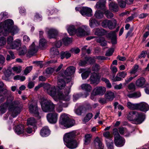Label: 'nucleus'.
Listing matches in <instances>:
<instances>
[{"label":"nucleus","instance_id":"1","mask_svg":"<svg viewBox=\"0 0 149 149\" xmlns=\"http://www.w3.org/2000/svg\"><path fill=\"white\" fill-rule=\"evenodd\" d=\"M43 88L47 93L55 100L58 99L68 100L72 86L70 84H58L57 87L52 86L50 84H43Z\"/></svg>","mask_w":149,"mask_h":149},{"label":"nucleus","instance_id":"2","mask_svg":"<svg viewBox=\"0 0 149 149\" xmlns=\"http://www.w3.org/2000/svg\"><path fill=\"white\" fill-rule=\"evenodd\" d=\"M22 108L20 103L18 101H14L7 100L6 103L2 104L0 106V113L3 114L5 113L8 108L13 117H16L21 112Z\"/></svg>","mask_w":149,"mask_h":149},{"label":"nucleus","instance_id":"3","mask_svg":"<svg viewBox=\"0 0 149 149\" xmlns=\"http://www.w3.org/2000/svg\"><path fill=\"white\" fill-rule=\"evenodd\" d=\"M76 135V134L74 131L65 134L63 137L65 145L68 148L73 149L77 147L78 142L74 139Z\"/></svg>","mask_w":149,"mask_h":149},{"label":"nucleus","instance_id":"4","mask_svg":"<svg viewBox=\"0 0 149 149\" xmlns=\"http://www.w3.org/2000/svg\"><path fill=\"white\" fill-rule=\"evenodd\" d=\"M75 68L72 66H71L67 68L65 70L64 73L65 76L64 79H59L58 82L62 84H66L71 82L72 84V79L71 75L73 74L75 72Z\"/></svg>","mask_w":149,"mask_h":149},{"label":"nucleus","instance_id":"5","mask_svg":"<svg viewBox=\"0 0 149 149\" xmlns=\"http://www.w3.org/2000/svg\"><path fill=\"white\" fill-rule=\"evenodd\" d=\"M40 103L42 110L45 112H49L54 111L55 105L50 100H47L44 96L40 98Z\"/></svg>","mask_w":149,"mask_h":149},{"label":"nucleus","instance_id":"6","mask_svg":"<svg viewBox=\"0 0 149 149\" xmlns=\"http://www.w3.org/2000/svg\"><path fill=\"white\" fill-rule=\"evenodd\" d=\"M13 21L10 19H7L0 24V34L4 36H6L8 34L9 29L13 26Z\"/></svg>","mask_w":149,"mask_h":149},{"label":"nucleus","instance_id":"7","mask_svg":"<svg viewBox=\"0 0 149 149\" xmlns=\"http://www.w3.org/2000/svg\"><path fill=\"white\" fill-rule=\"evenodd\" d=\"M133 117L132 120L134 123L136 124L141 123L145 118V115L142 113H139L136 111H132L130 113Z\"/></svg>","mask_w":149,"mask_h":149},{"label":"nucleus","instance_id":"8","mask_svg":"<svg viewBox=\"0 0 149 149\" xmlns=\"http://www.w3.org/2000/svg\"><path fill=\"white\" fill-rule=\"evenodd\" d=\"M89 29L88 26L86 25H83L79 27L76 30L75 34L78 37H83L88 34L86 31Z\"/></svg>","mask_w":149,"mask_h":149},{"label":"nucleus","instance_id":"9","mask_svg":"<svg viewBox=\"0 0 149 149\" xmlns=\"http://www.w3.org/2000/svg\"><path fill=\"white\" fill-rule=\"evenodd\" d=\"M58 116V114L54 111L47 114V118L48 122L50 123L55 124L57 121Z\"/></svg>","mask_w":149,"mask_h":149},{"label":"nucleus","instance_id":"10","mask_svg":"<svg viewBox=\"0 0 149 149\" xmlns=\"http://www.w3.org/2000/svg\"><path fill=\"white\" fill-rule=\"evenodd\" d=\"M29 111L31 113L35 114L38 118H40L39 116L37 105L36 102H33L31 104L29 107Z\"/></svg>","mask_w":149,"mask_h":149},{"label":"nucleus","instance_id":"11","mask_svg":"<svg viewBox=\"0 0 149 149\" xmlns=\"http://www.w3.org/2000/svg\"><path fill=\"white\" fill-rule=\"evenodd\" d=\"M69 118L67 114L62 113L61 115L59 121L60 127L62 128H64V127L66 125Z\"/></svg>","mask_w":149,"mask_h":149},{"label":"nucleus","instance_id":"12","mask_svg":"<svg viewBox=\"0 0 149 149\" xmlns=\"http://www.w3.org/2000/svg\"><path fill=\"white\" fill-rule=\"evenodd\" d=\"M80 12L84 16L91 17L93 15L92 10L90 8L87 7H83Z\"/></svg>","mask_w":149,"mask_h":149},{"label":"nucleus","instance_id":"13","mask_svg":"<svg viewBox=\"0 0 149 149\" xmlns=\"http://www.w3.org/2000/svg\"><path fill=\"white\" fill-rule=\"evenodd\" d=\"M89 80L91 84H97L100 82V77L98 74L94 72L91 73Z\"/></svg>","mask_w":149,"mask_h":149},{"label":"nucleus","instance_id":"14","mask_svg":"<svg viewBox=\"0 0 149 149\" xmlns=\"http://www.w3.org/2000/svg\"><path fill=\"white\" fill-rule=\"evenodd\" d=\"M119 28H117L116 31H112L108 34L107 37L111 40V42L113 45L117 43L116 36V33L117 32Z\"/></svg>","mask_w":149,"mask_h":149},{"label":"nucleus","instance_id":"15","mask_svg":"<svg viewBox=\"0 0 149 149\" xmlns=\"http://www.w3.org/2000/svg\"><path fill=\"white\" fill-rule=\"evenodd\" d=\"M106 0H99L95 6V8L105 10L106 9Z\"/></svg>","mask_w":149,"mask_h":149},{"label":"nucleus","instance_id":"16","mask_svg":"<svg viewBox=\"0 0 149 149\" xmlns=\"http://www.w3.org/2000/svg\"><path fill=\"white\" fill-rule=\"evenodd\" d=\"M127 75V73L125 71L120 72H118L117 74L116 77H113L112 79L115 81H121Z\"/></svg>","mask_w":149,"mask_h":149},{"label":"nucleus","instance_id":"17","mask_svg":"<svg viewBox=\"0 0 149 149\" xmlns=\"http://www.w3.org/2000/svg\"><path fill=\"white\" fill-rule=\"evenodd\" d=\"M4 76L2 77V79L6 81H10L12 77L14 75L12 71L9 70H7L4 73Z\"/></svg>","mask_w":149,"mask_h":149},{"label":"nucleus","instance_id":"18","mask_svg":"<svg viewBox=\"0 0 149 149\" xmlns=\"http://www.w3.org/2000/svg\"><path fill=\"white\" fill-rule=\"evenodd\" d=\"M94 147L95 149H103L101 139L97 137L94 141Z\"/></svg>","mask_w":149,"mask_h":149},{"label":"nucleus","instance_id":"19","mask_svg":"<svg viewBox=\"0 0 149 149\" xmlns=\"http://www.w3.org/2000/svg\"><path fill=\"white\" fill-rule=\"evenodd\" d=\"M138 109L143 111H146L149 110L148 105L145 102H141L138 104Z\"/></svg>","mask_w":149,"mask_h":149},{"label":"nucleus","instance_id":"20","mask_svg":"<svg viewBox=\"0 0 149 149\" xmlns=\"http://www.w3.org/2000/svg\"><path fill=\"white\" fill-rule=\"evenodd\" d=\"M106 89L104 87H99L96 88L94 90V94L96 95H103L106 92Z\"/></svg>","mask_w":149,"mask_h":149},{"label":"nucleus","instance_id":"21","mask_svg":"<svg viewBox=\"0 0 149 149\" xmlns=\"http://www.w3.org/2000/svg\"><path fill=\"white\" fill-rule=\"evenodd\" d=\"M38 49V47L36 46L34 42H33L29 47L28 53L30 55H33L36 53Z\"/></svg>","mask_w":149,"mask_h":149},{"label":"nucleus","instance_id":"22","mask_svg":"<svg viewBox=\"0 0 149 149\" xmlns=\"http://www.w3.org/2000/svg\"><path fill=\"white\" fill-rule=\"evenodd\" d=\"M109 6L110 10L113 12H118L119 10L117 4L114 2H110L109 4Z\"/></svg>","mask_w":149,"mask_h":149},{"label":"nucleus","instance_id":"23","mask_svg":"<svg viewBox=\"0 0 149 149\" xmlns=\"http://www.w3.org/2000/svg\"><path fill=\"white\" fill-rule=\"evenodd\" d=\"M117 142H116V139H114V142L115 145L118 147H121L124 145L125 141L124 138L120 136L117 138Z\"/></svg>","mask_w":149,"mask_h":149},{"label":"nucleus","instance_id":"24","mask_svg":"<svg viewBox=\"0 0 149 149\" xmlns=\"http://www.w3.org/2000/svg\"><path fill=\"white\" fill-rule=\"evenodd\" d=\"M58 34L56 30L53 29H51L48 31V36L49 38H55Z\"/></svg>","mask_w":149,"mask_h":149},{"label":"nucleus","instance_id":"25","mask_svg":"<svg viewBox=\"0 0 149 149\" xmlns=\"http://www.w3.org/2000/svg\"><path fill=\"white\" fill-rule=\"evenodd\" d=\"M66 29L70 35H72L75 34L77 29L74 25H70L67 26Z\"/></svg>","mask_w":149,"mask_h":149},{"label":"nucleus","instance_id":"26","mask_svg":"<svg viewBox=\"0 0 149 149\" xmlns=\"http://www.w3.org/2000/svg\"><path fill=\"white\" fill-rule=\"evenodd\" d=\"M83 72L81 74L82 78L83 79H86L89 76V74L91 72L90 70L84 71V69L81 68L79 70V73Z\"/></svg>","mask_w":149,"mask_h":149},{"label":"nucleus","instance_id":"27","mask_svg":"<svg viewBox=\"0 0 149 149\" xmlns=\"http://www.w3.org/2000/svg\"><path fill=\"white\" fill-rule=\"evenodd\" d=\"M50 133V130L47 127H43L40 131V134L43 137L47 136Z\"/></svg>","mask_w":149,"mask_h":149},{"label":"nucleus","instance_id":"28","mask_svg":"<svg viewBox=\"0 0 149 149\" xmlns=\"http://www.w3.org/2000/svg\"><path fill=\"white\" fill-rule=\"evenodd\" d=\"M50 53L52 58H54L59 54V52L57 48L54 47L52 48L50 50Z\"/></svg>","mask_w":149,"mask_h":149},{"label":"nucleus","instance_id":"29","mask_svg":"<svg viewBox=\"0 0 149 149\" xmlns=\"http://www.w3.org/2000/svg\"><path fill=\"white\" fill-rule=\"evenodd\" d=\"M89 26L91 28H94L99 25L98 21L95 18H91L89 20Z\"/></svg>","mask_w":149,"mask_h":149},{"label":"nucleus","instance_id":"30","mask_svg":"<svg viewBox=\"0 0 149 149\" xmlns=\"http://www.w3.org/2000/svg\"><path fill=\"white\" fill-rule=\"evenodd\" d=\"M60 56L61 59H63L65 58L67 59L71 57V54L69 51H62L61 52Z\"/></svg>","mask_w":149,"mask_h":149},{"label":"nucleus","instance_id":"31","mask_svg":"<svg viewBox=\"0 0 149 149\" xmlns=\"http://www.w3.org/2000/svg\"><path fill=\"white\" fill-rule=\"evenodd\" d=\"M114 93L111 91H107L105 95V98L109 100H112L114 97Z\"/></svg>","mask_w":149,"mask_h":149},{"label":"nucleus","instance_id":"32","mask_svg":"<svg viewBox=\"0 0 149 149\" xmlns=\"http://www.w3.org/2000/svg\"><path fill=\"white\" fill-rule=\"evenodd\" d=\"M14 130L18 134H22L24 132V126L23 125H20L16 127Z\"/></svg>","mask_w":149,"mask_h":149},{"label":"nucleus","instance_id":"33","mask_svg":"<svg viewBox=\"0 0 149 149\" xmlns=\"http://www.w3.org/2000/svg\"><path fill=\"white\" fill-rule=\"evenodd\" d=\"M95 34L98 36L104 35L106 33V31L102 28H97L94 29Z\"/></svg>","mask_w":149,"mask_h":149},{"label":"nucleus","instance_id":"34","mask_svg":"<svg viewBox=\"0 0 149 149\" xmlns=\"http://www.w3.org/2000/svg\"><path fill=\"white\" fill-rule=\"evenodd\" d=\"M19 30V29L17 26H13L11 28L9 29V31L8 32V34L10 33L12 35H14L17 33Z\"/></svg>","mask_w":149,"mask_h":149},{"label":"nucleus","instance_id":"35","mask_svg":"<svg viewBox=\"0 0 149 149\" xmlns=\"http://www.w3.org/2000/svg\"><path fill=\"white\" fill-rule=\"evenodd\" d=\"M136 88H145V91L146 93L149 94V91L148 88H149V84H136Z\"/></svg>","mask_w":149,"mask_h":149},{"label":"nucleus","instance_id":"36","mask_svg":"<svg viewBox=\"0 0 149 149\" xmlns=\"http://www.w3.org/2000/svg\"><path fill=\"white\" fill-rule=\"evenodd\" d=\"M138 104H134L130 102H128L127 104V106L128 108L131 109H138Z\"/></svg>","mask_w":149,"mask_h":149},{"label":"nucleus","instance_id":"37","mask_svg":"<svg viewBox=\"0 0 149 149\" xmlns=\"http://www.w3.org/2000/svg\"><path fill=\"white\" fill-rule=\"evenodd\" d=\"M20 42L21 41L20 40H15L13 42L10 48L13 49L19 47L21 45Z\"/></svg>","mask_w":149,"mask_h":149},{"label":"nucleus","instance_id":"38","mask_svg":"<svg viewBox=\"0 0 149 149\" xmlns=\"http://www.w3.org/2000/svg\"><path fill=\"white\" fill-rule=\"evenodd\" d=\"M97 41L100 43L102 46H105L107 44V42L105 39L102 37H100L97 39Z\"/></svg>","mask_w":149,"mask_h":149},{"label":"nucleus","instance_id":"39","mask_svg":"<svg viewBox=\"0 0 149 149\" xmlns=\"http://www.w3.org/2000/svg\"><path fill=\"white\" fill-rule=\"evenodd\" d=\"M92 137V135L90 134H87L85 136V139L84 144L85 145H88L90 142Z\"/></svg>","mask_w":149,"mask_h":149},{"label":"nucleus","instance_id":"40","mask_svg":"<svg viewBox=\"0 0 149 149\" xmlns=\"http://www.w3.org/2000/svg\"><path fill=\"white\" fill-rule=\"evenodd\" d=\"M94 16L96 18L100 19L103 17V13L100 10H97L95 12Z\"/></svg>","mask_w":149,"mask_h":149},{"label":"nucleus","instance_id":"41","mask_svg":"<svg viewBox=\"0 0 149 149\" xmlns=\"http://www.w3.org/2000/svg\"><path fill=\"white\" fill-rule=\"evenodd\" d=\"M116 25V21L114 20L113 21H109L108 27L109 29H114Z\"/></svg>","mask_w":149,"mask_h":149},{"label":"nucleus","instance_id":"42","mask_svg":"<svg viewBox=\"0 0 149 149\" xmlns=\"http://www.w3.org/2000/svg\"><path fill=\"white\" fill-rule=\"evenodd\" d=\"M75 123V121L74 120L69 118L68 122L67 123L66 125L64 126L66 128H69L73 126Z\"/></svg>","mask_w":149,"mask_h":149},{"label":"nucleus","instance_id":"43","mask_svg":"<svg viewBox=\"0 0 149 149\" xmlns=\"http://www.w3.org/2000/svg\"><path fill=\"white\" fill-rule=\"evenodd\" d=\"M141 96V94L140 93H129L127 95V96L130 98H137L140 97Z\"/></svg>","mask_w":149,"mask_h":149},{"label":"nucleus","instance_id":"44","mask_svg":"<svg viewBox=\"0 0 149 149\" xmlns=\"http://www.w3.org/2000/svg\"><path fill=\"white\" fill-rule=\"evenodd\" d=\"M81 86L82 89L88 92H90L92 88L90 84H82Z\"/></svg>","mask_w":149,"mask_h":149},{"label":"nucleus","instance_id":"45","mask_svg":"<svg viewBox=\"0 0 149 149\" xmlns=\"http://www.w3.org/2000/svg\"><path fill=\"white\" fill-rule=\"evenodd\" d=\"M46 45V41L44 38H41L39 41V46L41 48L45 47Z\"/></svg>","mask_w":149,"mask_h":149},{"label":"nucleus","instance_id":"46","mask_svg":"<svg viewBox=\"0 0 149 149\" xmlns=\"http://www.w3.org/2000/svg\"><path fill=\"white\" fill-rule=\"evenodd\" d=\"M109 141H108V140H106L108 149H113V141L111 139H109Z\"/></svg>","mask_w":149,"mask_h":149},{"label":"nucleus","instance_id":"47","mask_svg":"<svg viewBox=\"0 0 149 149\" xmlns=\"http://www.w3.org/2000/svg\"><path fill=\"white\" fill-rule=\"evenodd\" d=\"M36 122V120L34 118H28L27 120V123L28 125H33Z\"/></svg>","mask_w":149,"mask_h":149},{"label":"nucleus","instance_id":"48","mask_svg":"<svg viewBox=\"0 0 149 149\" xmlns=\"http://www.w3.org/2000/svg\"><path fill=\"white\" fill-rule=\"evenodd\" d=\"M62 41L64 44L65 45H67L71 42L72 40L70 38L65 37L63 39Z\"/></svg>","mask_w":149,"mask_h":149},{"label":"nucleus","instance_id":"49","mask_svg":"<svg viewBox=\"0 0 149 149\" xmlns=\"http://www.w3.org/2000/svg\"><path fill=\"white\" fill-rule=\"evenodd\" d=\"M113 133L114 136V139L116 138V142L117 143V141L116 139L118 138H117L121 136L118 133V129L116 128L113 129Z\"/></svg>","mask_w":149,"mask_h":149},{"label":"nucleus","instance_id":"50","mask_svg":"<svg viewBox=\"0 0 149 149\" xmlns=\"http://www.w3.org/2000/svg\"><path fill=\"white\" fill-rule=\"evenodd\" d=\"M103 135L106 138L105 141L108 140V141H109V139H111L110 138L112 137V135L109 132H104L103 134Z\"/></svg>","mask_w":149,"mask_h":149},{"label":"nucleus","instance_id":"51","mask_svg":"<svg viewBox=\"0 0 149 149\" xmlns=\"http://www.w3.org/2000/svg\"><path fill=\"white\" fill-rule=\"evenodd\" d=\"M136 88V86H135V84H129L127 91L129 92H131L134 91Z\"/></svg>","mask_w":149,"mask_h":149},{"label":"nucleus","instance_id":"52","mask_svg":"<svg viewBox=\"0 0 149 149\" xmlns=\"http://www.w3.org/2000/svg\"><path fill=\"white\" fill-rule=\"evenodd\" d=\"M100 65L97 63L94 64L93 66L92 70L93 71L95 72H97L100 69Z\"/></svg>","mask_w":149,"mask_h":149},{"label":"nucleus","instance_id":"53","mask_svg":"<svg viewBox=\"0 0 149 149\" xmlns=\"http://www.w3.org/2000/svg\"><path fill=\"white\" fill-rule=\"evenodd\" d=\"M92 116L93 114L92 113H88L86 115L85 117L83 119V122L85 123L88 122L91 119Z\"/></svg>","mask_w":149,"mask_h":149},{"label":"nucleus","instance_id":"54","mask_svg":"<svg viewBox=\"0 0 149 149\" xmlns=\"http://www.w3.org/2000/svg\"><path fill=\"white\" fill-rule=\"evenodd\" d=\"M104 13L108 18H111L113 16V14L109 10H107L104 12Z\"/></svg>","mask_w":149,"mask_h":149},{"label":"nucleus","instance_id":"55","mask_svg":"<svg viewBox=\"0 0 149 149\" xmlns=\"http://www.w3.org/2000/svg\"><path fill=\"white\" fill-rule=\"evenodd\" d=\"M118 2L120 7L122 8H124L126 6V2L123 0H117Z\"/></svg>","mask_w":149,"mask_h":149},{"label":"nucleus","instance_id":"56","mask_svg":"<svg viewBox=\"0 0 149 149\" xmlns=\"http://www.w3.org/2000/svg\"><path fill=\"white\" fill-rule=\"evenodd\" d=\"M25 77L24 76H21L19 75H17L14 77L15 80H20L21 81H23L25 80Z\"/></svg>","mask_w":149,"mask_h":149},{"label":"nucleus","instance_id":"57","mask_svg":"<svg viewBox=\"0 0 149 149\" xmlns=\"http://www.w3.org/2000/svg\"><path fill=\"white\" fill-rule=\"evenodd\" d=\"M3 84H1V85L0 86V96L2 95L3 94H5L7 92L6 89L3 88Z\"/></svg>","mask_w":149,"mask_h":149},{"label":"nucleus","instance_id":"58","mask_svg":"<svg viewBox=\"0 0 149 149\" xmlns=\"http://www.w3.org/2000/svg\"><path fill=\"white\" fill-rule=\"evenodd\" d=\"M63 104H57L56 106V110L57 111L60 113L63 110Z\"/></svg>","mask_w":149,"mask_h":149},{"label":"nucleus","instance_id":"59","mask_svg":"<svg viewBox=\"0 0 149 149\" xmlns=\"http://www.w3.org/2000/svg\"><path fill=\"white\" fill-rule=\"evenodd\" d=\"M139 66L138 65H135L130 71V73L132 74H135L137 71Z\"/></svg>","mask_w":149,"mask_h":149},{"label":"nucleus","instance_id":"60","mask_svg":"<svg viewBox=\"0 0 149 149\" xmlns=\"http://www.w3.org/2000/svg\"><path fill=\"white\" fill-rule=\"evenodd\" d=\"M145 82V79L143 77H141L136 80V84H144Z\"/></svg>","mask_w":149,"mask_h":149},{"label":"nucleus","instance_id":"61","mask_svg":"<svg viewBox=\"0 0 149 149\" xmlns=\"http://www.w3.org/2000/svg\"><path fill=\"white\" fill-rule=\"evenodd\" d=\"M29 37L27 35H24L23 37V41L24 43L25 44L28 43L30 41Z\"/></svg>","mask_w":149,"mask_h":149},{"label":"nucleus","instance_id":"62","mask_svg":"<svg viewBox=\"0 0 149 149\" xmlns=\"http://www.w3.org/2000/svg\"><path fill=\"white\" fill-rule=\"evenodd\" d=\"M27 50L26 47L25 46L21 48L20 49L19 54L20 55L25 54Z\"/></svg>","mask_w":149,"mask_h":149},{"label":"nucleus","instance_id":"63","mask_svg":"<svg viewBox=\"0 0 149 149\" xmlns=\"http://www.w3.org/2000/svg\"><path fill=\"white\" fill-rule=\"evenodd\" d=\"M6 38L2 37L0 38V46H3L5 45L6 43Z\"/></svg>","mask_w":149,"mask_h":149},{"label":"nucleus","instance_id":"64","mask_svg":"<svg viewBox=\"0 0 149 149\" xmlns=\"http://www.w3.org/2000/svg\"><path fill=\"white\" fill-rule=\"evenodd\" d=\"M118 129L119 132L121 134H124L127 132V130L126 128L123 127H119Z\"/></svg>","mask_w":149,"mask_h":149}]
</instances>
